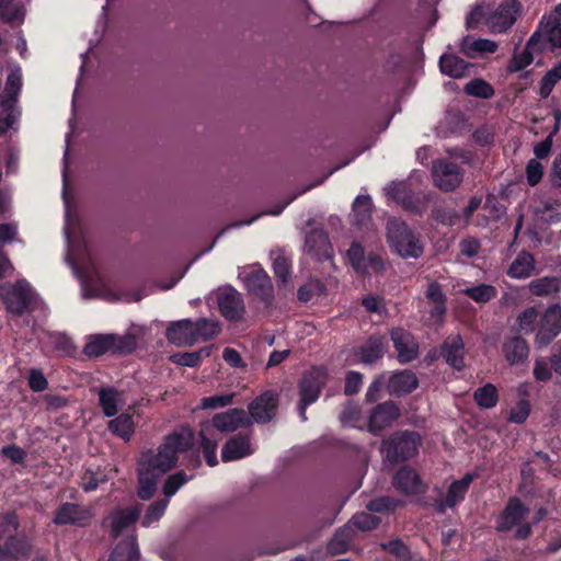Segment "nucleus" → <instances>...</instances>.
Wrapping results in <instances>:
<instances>
[{"label":"nucleus","instance_id":"680f3d73","mask_svg":"<svg viewBox=\"0 0 561 561\" xmlns=\"http://www.w3.org/2000/svg\"><path fill=\"white\" fill-rule=\"evenodd\" d=\"M234 393L206 397L201 400V408L217 409L230 405L233 402Z\"/></svg>","mask_w":561,"mask_h":561},{"label":"nucleus","instance_id":"c03bdc74","mask_svg":"<svg viewBox=\"0 0 561 561\" xmlns=\"http://www.w3.org/2000/svg\"><path fill=\"white\" fill-rule=\"evenodd\" d=\"M66 260L68 264L73 268L77 276L83 277L82 270L85 267L87 262L90 261V254L88 253L87 249H76L75 245L69 242Z\"/></svg>","mask_w":561,"mask_h":561},{"label":"nucleus","instance_id":"79ce46f5","mask_svg":"<svg viewBox=\"0 0 561 561\" xmlns=\"http://www.w3.org/2000/svg\"><path fill=\"white\" fill-rule=\"evenodd\" d=\"M561 280L558 277H541L529 283V291L535 296H548L560 290Z\"/></svg>","mask_w":561,"mask_h":561},{"label":"nucleus","instance_id":"e433bc0d","mask_svg":"<svg viewBox=\"0 0 561 561\" xmlns=\"http://www.w3.org/2000/svg\"><path fill=\"white\" fill-rule=\"evenodd\" d=\"M114 341V334L93 335L89 339L83 352L90 357L101 356L107 351H113Z\"/></svg>","mask_w":561,"mask_h":561},{"label":"nucleus","instance_id":"a878e982","mask_svg":"<svg viewBox=\"0 0 561 561\" xmlns=\"http://www.w3.org/2000/svg\"><path fill=\"white\" fill-rule=\"evenodd\" d=\"M527 512L528 510L520 503L519 500H511L497 519V529L508 530L515 525H518L519 522L525 518Z\"/></svg>","mask_w":561,"mask_h":561},{"label":"nucleus","instance_id":"0eeeda50","mask_svg":"<svg viewBox=\"0 0 561 561\" xmlns=\"http://www.w3.org/2000/svg\"><path fill=\"white\" fill-rule=\"evenodd\" d=\"M347 261L357 274L373 275L385 271V262L376 252L366 253L359 242H353L346 252Z\"/></svg>","mask_w":561,"mask_h":561},{"label":"nucleus","instance_id":"c756f323","mask_svg":"<svg viewBox=\"0 0 561 561\" xmlns=\"http://www.w3.org/2000/svg\"><path fill=\"white\" fill-rule=\"evenodd\" d=\"M140 514L139 508L131 507L125 510H115L110 515L111 527L114 536H118L129 526H131Z\"/></svg>","mask_w":561,"mask_h":561},{"label":"nucleus","instance_id":"ddd939ff","mask_svg":"<svg viewBox=\"0 0 561 561\" xmlns=\"http://www.w3.org/2000/svg\"><path fill=\"white\" fill-rule=\"evenodd\" d=\"M390 336L397 352V358L401 364H407L417 358L419 343L409 331L396 328L390 332Z\"/></svg>","mask_w":561,"mask_h":561},{"label":"nucleus","instance_id":"3c124183","mask_svg":"<svg viewBox=\"0 0 561 561\" xmlns=\"http://www.w3.org/2000/svg\"><path fill=\"white\" fill-rule=\"evenodd\" d=\"M465 92L468 95L481 99H490L494 95L493 87L482 79H473L469 81L465 85Z\"/></svg>","mask_w":561,"mask_h":561},{"label":"nucleus","instance_id":"9d476101","mask_svg":"<svg viewBox=\"0 0 561 561\" xmlns=\"http://www.w3.org/2000/svg\"><path fill=\"white\" fill-rule=\"evenodd\" d=\"M520 11L517 0H504L495 10L486 16V25L494 33L508 30L516 21Z\"/></svg>","mask_w":561,"mask_h":561},{"label":"nucleus","instance_id":"5701e85b","mask_svg":"<svg viewBox=\"0 0 561 561\" xmlns=\"http://www.w3.org/2000/svg\"><path fill=\"white\" fill-rule=\"evenodd\" d=\"M99 403L105 416H114L126 404L125 392L113 387L101 388Z\"/></svg>","mask_w":561,"mask_h":561},{"label":"nucleus","instance_id":"6ab92c4d","mask_svg":"<svg viewBox=\"0 0 561 561\" xmlns=\"http://www.w3.org/2000/svg\"><path fill=\"white\" fill-rule=\"evenodd\" d=\"M541 37L542 34L540 32H535L529 38L526 47L522 51L514 54L508 65V70L511 72L520 71L533 62V54L543 49Z\"/></svg>","mask_w":561,"mask_h":561},{"label":"nucleus","instance_id":"49530a36","mask_svg":"<svg viewBox=\"0 0 561 561\" xmlns=\"http://www.w3.org/2000/svg\"><path fill=\"white\" fill-rule=\"evenodd\" d=\"M194 325H196V342L210 340L218 335L221 330L217 320L206 318H201L197 321H194Z\"/></svg>","mask_w":561,"mask_h":561},{"label":"nucleus","instance_id":"58836bf2","mask_svg":"<svg viewBox=\"0 0 561 561\" xmlns=\"http://www.w3.org/2000/svg\"><path fill=\"white\" fill-rule=\"evenodd\" d=\"M537 32L542 34L541 44L543 48L547 43L553 47H561V22L549 19L547 22L540 23Z\"/></svg>","mask_w":561,"mask_h":561},{"label":"nucleus","instance_id":"7c9ffc66","mask_svg":"<svg viewBox=\"0 0 561 561\" xmlns=\"http://www.w3.org/2000/svg\"><path fill=\"white\" fill-rule=\"evenodd\" d=\"M385 351V342L380 336H371L356 352L359 362L371 365L382 357Z\"/></svg>","mask_w":561,"mask_h":561},{"label":"nucleus","instance_id":"864d4df0","mask_svg":"<svg viewBox=\"0 0 561 561\" xmlns=\"http://www.w3.org/2000/svg\"><path fill=\"white\" fill-rule=\"evenodd\" d=\"M211 353V346L201 348L197 352L183 353L175 356V362L182 366L194 367L203 358L208 357Z\"/></svg>","mask_w":561,"mask_h":561},{"label":"nucleus","instance_id":"20e7f679","mask_svg":"<svg viewBox=\"0 0 561 561\" xmlns=\"http://www.w3.org/2000/svg\"><path fill=\"white\" fill-rule=\"evenodd\" d=\"M16 529L15 515L0 516V551H2L0 561L5 559L20 560L30 556L31 545L22 538L14 537Z\"/></svg>","mask_w":561,"mask_h":561},{"label":"nucleus","instance_id":"f3484780","mask_svg":"<svg viewBox=\"0 0 561 561\" xmlns=\"http://www.w3.org/2000/svg\"><path fill=\"white\" fill-rule=\"evenodd\" d=\"M385 193L388 198L401 204L405 209L412 213H422L426 208L425 203L421 205L414 202L411 190H409L408 184L403 181L391 182L385 187Z\"/></svg>","mask_w":561,"mask_h":561},{"label":"nucleus","instance_id":"c9c22d12","mask_svg":"<svg viewBox=\"0 0 561 561\" xmlns=\"http://www.w3.org/2000/svg\"><path fill=\"white\" fill-rule=\"evenodd\" d=\"M535 273V259L528 252L519 253L512 262L507 274L513 278H526Z\"/></svg>","mask_w":561,"mask_h":561},{"label":"nucleus","instance_id":"f257e3e1","mask_svg":"<svg viewBox=\"0 0 561 561\" xmlns=\"http://www.w3.org/2000/svg\"><path fill=\"white\" fill-rule=\"evenodd\" d=\"M194 433L183 427L168 435L157 449L144 451L138 461V495L141 500L153 496L158 481L178 462L179 455L193 446Z\"/></svg>","mask_w":561,"mask_h":561},{"label":"nucleus","instance_id":"2f4dec72","mask_svg":"<svg viewBox=\"0 0 561 561\" xmlns=\"http://www.w3.org/2000/svg\"><path fill=\"white\" fill-rule=\"evenodd\" d=\"M503 351L506 360L514 365L524 362L528 357L527 342L520 336H513L504 342Z\"/></svg>","mask_w":561,"mask_h":561},{"label":"nucleus","instance_id":"bf43d9fd","mask_svg":"<svg viewBox=\"0 0 561 561\" xmlns=\"http://www.w3.org/2000/svg\"><path fill=\"white\" fill-rule=\"evenodd\" d=\"M188 480H190V478L182 471L168 477V479L165 480V482L163 484V494L167 497H171Z\"/></svg>","mask_w":561,"mask_h":561},{"label":"nucleus","instance_id":"4c0bfd02","mask_svg":"<svg viewBox=\"0 0 561 561\" xmlns=\"http://www.w3.org/2000/svg\"><path fill=\"white\" fill-rule=\"evenodd\" d=\"M139 551L136 538L130 536L118 542L113 550L110 561H138Z\"/></svg>","mask_w":561,"mask_h":561},{"label":"nucleus","instance_id":"0e129e2a","mask_svg":"<svg viewBox=\"0 0 561 561\" xmlns=\"http://www.w3.org/2000/svg\"><path fill=\"white\" fill-rule=\"evenodd\" d=\"M400 504L399 501L389 496H382L371 500L367 504V508L370 512L383 513L396 508Z\"/></svg>","mask_w":561,"mask_h":561},{"label":"nucleus","instance_id":"4be33fe9","mask_svg":"<svg viewBox=\"0 0 561 561\" xmlns=\"http://www.w3.org/2000/svg\"><path fill=\"white\" fill-rule=\"evenodd\" d=\"M397 490L404 494H420L425 491V484L419 474L411 468H401L393 478Z\"/></svg>","mask_w":561,"mask_h":561},{"label":"nucleus","instance_id":"412c9836","mask_svg":"<svg viewBox=\"0 0 561 561\" xmlns=\"http://www.w3.org/2000/svg\"><path fill=\"white\" fill-rule=\"evenodd\" d=\"M254 453L249 436L238 435L230 438L222 447L221 459L225 462L239 460Z\"/></svg>","mask_w":561,"mask_h":561},{"label":"nucleus","instance_id":"a211bd4d","mask_svg":"<svg viewBox=\"0 0 561 561\" xmlns=\"http://www.w3.org/2000/svg\"><path fill=\"white\" fill-rule=\"evenodd\" d=\"M196 325L190 319H183L170 324L167 330L168 340L179 346H191L196 342Z\"/></svg>","mask_w":561,"mask_h":561},{"label":"nucleus","instance_id":"423d86ee","mask_svg":"<svg viewBox=\"0 0 561 561\" xmlns=\"http://www.w3.org/2000/svg\"><path fill=\"white\" fill-rule=\"evenodd\" d=\"M420 437L416 433L404 432L394 434L389 440L382 443L381 451L386 460L391 463L413 457L419 447Z\"/></svg>","mask_w":561,"mask_h":561},{"label":"nucleus","instance_id":"ea45409f","mask_svg":"<svg viewBox=\"0 0 561 561\" xmlns=\"http://www.w3.org/2000/svg\"><path fill=\"white\" fill-rule=\"evenodd\" d=\"M108 430L123 439L129 440L135 431L131 415L129 413L119 414L117 417L110 421Z\"/></svg>","mask_w":561,"mask_h":561},{"label":"nucleus","instance_id":"f8f14e48","mask_svg":"<svg viewBox=\"0 0 561 561\" xmlns=\"http://www.w3.org/2000/svg\"><path fill=\"white\" fill-rule=\"evenodd\" d=\"M217 304L221 314L229 321L242 318L244 304L240 293L231 286L221 287L216 293Z\"/></svg>","mask_w":561,"mask_h":561},{"label":"nucleus","instance_id":"5fc2aeb1","mask_svg":"<svg viewBox=\"0 0 561 561\" xmlns=\"http://www.w3.org/2000/svg\"><path fill=\"white\" fill-rule=\"evenodd\" d=\"M324 286L317 279H310L298 289V299L302 302H308L314 297L322 295Z\"/></svg>","mask_w":561,"mask_h":561},{"label":"nucleus","instance_id":"4d7b16f0","mask_svg":"<svg viewBox=\"0 0 561 561\" xmlns=\"http://www.w3.org/2000/svg\"><path fill=\"white\" fill-rule=\"evenodd\" d=\"M168 505H169L168 499L161 500V501H158V502L151 504L145 514V517L142 519V525L145 527H149L153 523L158 522L164 514Z\"/></svg>","mask_w":561,"mask_h":561},{"label":"nucleus","instance_id":"774afa93","mask_svg":"<svg viewBox=\"0 0 561 561\" xmlns=\"http://www.w3.org/2000/svg\"><path fill=\"white\" fill-rule=\"evenodd\" d=\"M561 80V64L551 69L542 79L541 94L547 95L552 87Z\"/></svg>","mask_w":561,"mask_h":561},{"label":"nucleus","instance_id":"4468645a","mask_svg":"<svg viewBox=\"0 0 561 561\" xmlns=\"http://www.w3.org/2000/svg\"><path fill=\"white\" fill-rule=\"evenodd\" d=\"M327 380L325 369L321 367L311 368L304 375L300 381V400L306 401V403L316 402Z\"/></svg>","mask_w":561,"mask_h":561},{"label":"nucleus","instance_id":"f704fd0d","mask_svg":"<svg viewBox=\"0 0 561 561\" xmlns=\"http://www.w3.org/2000/svg\"><path fill=\"white\" fill-rule=\"evenodd\" d=\"M25 18V8L21 1L0 0V19L12 25H20Z\"/></svg>","mask_w":561,"mask_h":561},{"label":"nucleus","instance_id":"09e8293b","mask_svg":"<svg viewBox=\"0 0 561 561\" xmlns=\"http://www.w3.org/2000/svg\"><path fill=\"white\" fill-rule=\"evenodd\" d=\"M539 310L536 307L526 308L517 317V330L518 332L528 334L535 331V325L539 322Z\"/></svg>","mask_w":561,"mask_h":561},{"label":"nucleus","instance_id":"a18cd8bd","mask_svg":"<svg viewBox=\"0 0 561 561\" xmlns=\"http://www.w3.org/2000/svg\"><path fill=\"white\" fill-rule=\"evenodd\" d=\"M273 260V270L279 284L286 285L290 278V263L288 257L280 251L271 253Z\"/></svg>","mask_w":561,"mask_h":561},{"label":"nucleus","instance_id":"1a4fd4ad","mask_svg":"<svg viewBox=\"0 0 561 561\" xmlns=\"http://www.w3.org/2000/svg\"><path fill=\"white\" fill-rule=\"evenodd\" d=\"M561 332V306L552 305L540 317L535 344L545 347Z\"/></svg>","mask_w":561,"mask_h":561},{"label":"nucleus","instance_id":"338daca9","mask_svg":"<svg viewBox=\"0 0 561 561\" xmlns=\"http://www.w3.org/2000/svg\"><path fill=\"white\" fill-rule=\"evenodd\" d=\"M541 217L548 221H560L561 220V202L550 201L543 204L540 209Z\"/></svg>","mask_w":561,"mask_h":561},{"label":"nucleus","instance_id":"6e6d98bb","mask_svg":"<svg viewBox=\"0 0 561 561\" xmlns=\"http://www.w3.org/2000/svg\"><path fill=\"white\" fill-rule=\"evenodd\" d=\"M385 548L393 554L398 561H423L417 554H412L401 541H391Z\"/></svg>","mask_w":561,"mask_h":561},{"label":"nucleus","instance_id":"052dcab7","mask_svg":"<svg viewBox=\"0 0 561 561\" xmlns=\"http://www.w3.org/2000/svg\"><path fill=\"white\" fill-rule=\"evenodd\" d=\"M137 335L128 332L125 335L114 334L113 351L119 353H129L137 346Z\"/></svg>","mask_w":561,"mask_h":561},{"label":"nucleus","instance_id":"13d9d810","mask_svg":"<svg viewBox=\"0 0 561 561\" xmlns=\"http://www.w3.org/2000/svg\"><path fill=\"white\" fill-rule=\"evenodd\" d=\"M526 180L530 186H536L542 180L545 174L543 164L537 159H530L526 164Z\"/></svg>","mask_w":561,"mask_h":561},{"label":"nucleus","instance_id":"69168bd1","mask_svg":"<svg viewBox=\"0 0 561 561\" xmlns=\"http://www.w3.org/2000/svg\"><path fill=\"white\" fill-rule=\"evenodd\" d=\"M530 412V404L527 400H520L517 404L512 409L508 421L516 424L524 423Z\"/></svg>","mask_w":561,"mask_h":561},{"label":"nucleus","instance_id":"de8ad7c7","mask_svg":"<svg viewBox=\"0 0 561 561\" xmlns=\"http://www.w3.org/2000/svg\"><path fill=\"white\" fill-rule=\"evenodd\" d=\"M462 293L479 304H485L494 299L497 295V289L489 284H480L472 287L462 289Z\"/></svg>","mask_w":561,"mask_h":561},{"label":"nucleus","instance_id":"a19ab883","mask_svg":"<svg viewBox=\"0 0 561 561\" xmlns=\"http://www.w3.org/2000/svg\"><path fill=\"white\" fill-rule=\"evenodd\" d=\"M354 531L351 524L341 527L329 542L328 549L331 553H343L347 550Z\"/></svg>","mask_w":561,"mask_h":561},{"label":"nucleus","instance_id":"c85d7f7f","mask_svg":"<svg viewBox=\"0 0 561 561\" xmlns=\"http://www.w3.org/2000/svg\"><path fill=\"white\" fill-rule=\"evenodd\" d=\"M473 479V473H467L461 480L454 481L448 489L445 501L440 504V511L444 512L445 507H453L462 501Z\"/></svg>","mask_w":561,"mask_h":561},{"label":"nucleus","instance_id":"603ef678","mask_svg":"<svg viewBox=\"0 0 561 561\" xmlns=\"http://www.w3.org/2000/svg\"><path fill=\"white\" fill-rule=\"evenodd\" d=\"M380 519L369 513H358L352 517V519L347 523L351 524L352 528L356 527L362 531H368L378 526Z\"/></svg>","mask_w":561,"mask_h":561},{"label":"nucleus","instance_id":"f03ea898","mask_svg":"<svg viewBox=\"0 0 561 561\" xmlns=\"http://www.w3.org/2000/svg\"><path fill=\"white\" fill-rule=\"evenodd\" d=\"M252 424V420L242 409H230L222 413H217L211 421L203 424L201 430L202 448L207 463L214 467L218 463L216 450L218 439L215 437V431L220 433H231Z\"/></svg>","mask_w":561,"mask_h":561},{"label":"nucleus","instance_id":"37998d69","mask_svg":"<svg viewBox=\"0 0 561 561\" xmlns=\"http://www.w3.org/2000/svg\"><path fill=\"white\" fill-rule=\"evenodd\" d=\"M373 202L368 195H359L353 203V213L355 222L358 226H365L371 216Z\"/></svg>","mask_w":561,"mask_h":561},{"label":"nucleus","instance_id":"393cba45","mask_svg":"<svg viewBox=\"0 0 561 561\" xmlns=\"http://www.w3.org/2000/svg\"><path fill=\"white\" fill-rule=\"evenodd\" d=\"M305 250L318 260L330 257L331 245L327 233L322 230H313L308 233Z\"/></svg>","mask_w":561,"mask_h":561},{"label":"nucleus","instance_id":"dca6fc26","mask_svg":"<svg viewBox=\"0 0 561 561\" xmlns=\"http://www.w3.org/2000/svg\"><path fill=\"white\" fill-rule=\"evenodd\" d=\"M278 404L277 394L266 391L253 400L248 409L251 419L256 423L270 422L276 413Z\"/></svg>","mask_w":561,"mask_h":561},{"label":"nucleus","instance_id":"9b49d317","mask_svg":"<svg viewBox=\"0 0 561 561\" xmlns=\"http://www.w3.org/2000/svg\"><path fill=\"white\" fill-rule=\"evenodd\" d=\"M432 175L434 185L444 192H450L458 187L463 176L459 167L447 160L434 161Z\"/></svg>","mask_w":561,"mask_h":561},{"label":"nucleus","instance_id":"6e6552de","mask_svg":"<svg viewBox=\"0 0 561 561\" xmlns=\"http://www.w3.org/2000/svg\"><path fill=\"white\" fill-rule=\"evenodd\" d=\"M239 277L251 294L264 301L271 300L273 291L271 278L260 265L253 264L243 267L239 272Z\"/></svg>","mask_w":561,"mask_h":561},{"label":"nucleus","instance_id":"2eb2a0df","mask_svg":"<svg viewBox=\"0 0 561 561\" xmlns=\"http://www.w3.org/2000/svg\"><path fill=\"white\" fill-rule=\"evenodd\" d=\"M400 416L398 405L386 401L373 409L368 416V431L376 434L391 426Z\"/></svg>","mask_w":561,"mask_h":561},{"label":"nucleus","instance_id":"473e14b6","mask_svg":"<svg viewBox=\"0 0 561 561\" xmlns=\"http://www.w3.org/2000/svg\"><path fill=\"white\" fill-rule=\"evenodd\" d=\"M439 67L444 75L459 79L469 75L471 65L455 55H443Z\"/></svg>","mask_w":561,"mask_h":561},{"label":"nucleus","instance_id":"bb28decb","mask_svg":"<svg viewBox=\"0 0 561 561\" xmlns=\"http://www.w3.org/2000/svg\"><path fill=\"white\" fill-rule=\"evenodd\" d=\"M419 380L411 370H402L393 374L388 382L387 390L390 394H405L416 389Z\"/></svg>","mask_w":561,"mask_h":561},{"label":"nucleus","instance_id":"cd10ccee","mask_svg":"<svg viewBox=\"0 0 561 561\" xmlns=\"http://www.w3.org/2000/svg\"><path fill=\"white\" fill-rule=\"evenodd\" d=\"M460 49L469 58H476L494 53L497 49V43L491 39L467 36L462 38Z\"/></svg>","mask_w":561,"mask_h":561},{"label":"nucleus","instance_id":"aec40b11","mask_svg":"<svg viewBox=\"0 0 561 561\" xmlns=\"http://www.w3.org/2000/svg\"><path fill=\"white\" fill-rule=\"evenodd\" d=\"M92 517L89 508L73 503H65L56 512L54 523L57 525H84Z\"/></svg>","mask_w":561,"mask_h":561},{"label":"nucleus","instance_id":"39448f33","mask_svg":"<svg viewBox=\"0 0 561 561\" xmlns=\"http://www.w3.org/2000/svg\"><path fill=\"white\" fill-rule=\"evenodd\" d=\"M0 299L9 312L21 316L31 310L36 301V294L25 279L0 285Z\"/></svg>","mask_w":561,"mask_h":561},{"label":"nucleus","instance_id":"7ed1b4c3","mask_svg":"<svg viewBox=\"0 0 561 561\" xmlns=\"http://www.w3.org/2000/svg\"><path fill=\"white\" fill-rule=\"evenodd\" d=\"M387 242L398 255L417 259L423 253V245L417 236L399 218H390L387 222Z\"/></svg>","mask_w":561,"mask_h":561},{"label":"nucleus","instance_id":"b1692460","mask_svg":"<svg viewBox=\"0 0 561 561\" xmlns=\"http://www.w3.org/2000/svg\"><path fill=\"white\" fill-rule=\"evenodd\" d=\"M446 363L460 370L465 366V345L459 335L448 337L442 346Z\"/></svg>","mask_w":561,"mask_h":561},{"label":"nucleus","instance_id":"72a5a7b5","mask_svg":"<svg viewBox=\"0 0 561 561\" xmlns=\"http://www.w3.org/2000/svg\"><path fill=\"white\" fill-rule=\"evenodd\" d=\"M425 296L428 300V304L432 306L431 308V318L436 322H440L443 316L446 312V298L442 291L440 286L437 283H431L427 287Z\"/></svg>","mask_w":561,"mask_h":561},{"label":"nucleus","instance_id":"8fccbe9b","mask_svg":"<svg viewBox=\"0 0 561 561\" xmlns=\"http://www.w3.org/2000/svg\"><path fill=\"white\" fill-rule=\"evenodd\" d=\"M474 400L479 407L491 409L495 407L499 400L497 390L495 386L488 383L474 392Z\"/></svg>","mask_w":561,"mask_h":561},{"label":"nucleus","instance_id":"e2e57ef3","mask_svg":"<svg viewBox=\"0 0 561 561\" xmlns=\"http://www.w3.org/2000/svg\"><path fill=\"white\" fill-rule=\"evenodd\" d=\"M22 84V73L20 68H14L8 76L5 92L12 101L15 100Z\"/></svg>","mask_w":561,"mask_h":561}]
</instances>
